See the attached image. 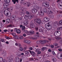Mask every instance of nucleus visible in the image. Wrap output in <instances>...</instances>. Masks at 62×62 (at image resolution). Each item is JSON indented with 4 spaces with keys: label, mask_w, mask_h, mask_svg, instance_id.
Wrapping results in <instances>:
<instances>
[{
    "label": "nucleus",
    "mask_w": 62,
    "mask_h": 62,
    "mask_svg": "<svg viewBox=\"0 0 62 62\" xmlns=\"http://www.w3.org/2000/svg\"><path fill=\"white\" fill-rule=\"evenodd\" d=\"M23 36H24V37H26V34H25L24 33L23 34Z\"/></svg>",
    "instance_id": "58"
},
{
    "label": "nucleus",
    "mask_w": 62,
    "mask_h": 62,
    "mask_svg": "<svg viewBox=\"0 0 62 62\" xmlns=\"http://www.w3.org/2000/svg\"><path fill=\"white\" fill-rule=\"evenodd\" d=\"M25 14V12H21L20 13V14L21 16H24V14Z\"/></svg>",
    "instance_id": "9"
},
{
    "label": "nucleus",
    "mask_w": 62,
    "mask_h": 62,
    "mask_svg": "<svg viewBox=\"0 0 62 62\" xmlns=\"http://www.w3.org/2000/svg\"><path fill=\"white\" fill-rule=\"evenodd\" d=\"M47 47H43L42 48V51H44L45 49H47Z\"/></svg>",
    "instance_id": "27"
},
{
    "label": "nucleus",
    "mask_w": 62,
    "mask_h": 62,
    "mask_svg": "<svg viewBox=\"0 0 62 62\" xmlns=\"http://www.w3.org/2000/svg\"><path fill=\"white\" fill-rule=\"evenodd\" d=\"M59 23L60 24V25H62V20H61L59 22Z\"/></svg>",
    "instance_id": "33"
},
{
    "label": "nucleus",
    "mask_w": 62,
    "mask_h": 62,
    "mask_svg": "<svg viewBox=\"0 0 62 62\" xmlns=\"http://www.w3.org/2000/svg\"><path fill=\"white\" fill-rule=\"evenodd\" d=\"M58 50L59 52H62V50L61 49H58Z\"/></svg>",
    "instance_id": "53"
},
{
    "label": "nucleus",
    "mask_w": 62,
    "mask_h": 62,
    "mask_svg": "<svg viewBox=\"0 0 62 62\" xmlns=\"http://www.w3.org/2000/svg\"><path fill=\"white\" fill-rule=\"evenodd\" d=\"M12 17L13 18H16V15H12Z\"/></svg>",
    "instance_id": "29"
},
{
    "label": "nucleus",
    "mask_w": 62,
    "mask_h": 62,
    "mask_svg": "<svg viewBox=\"0 0 62 62\" xmlns=\"http://www.w3.org/2000/svg\"><path fill=\"white\" fill-rule=\"evenodd\" d=\"M41 52V51H39L37 53L38 54H40Z\"/></svg>",
    "instance_id": "42"
},
{
    "label": "nucleus",
    "mask_w": 62,
    "mask_h": 62,
    "mask_svg": "<svg viewBox=\"0 0 62 62\" xmlns=\"http://www.w3.org/2000/svg\"><path fill=\"white\" fill-rule=\"evenodd\" d=\"M6 21H7V22H9L10 23V20L9 19H8L7 20H6Z\"/></svg>",
    "instance_id": "36"
},
{
    "label": "nucleus",
    "mask_w": 62,
    "mask_h": 62,
    "mask_svg": "<svg viewBox=\"0 0 62 62\" xmlns=\"http://www.w3.org/2000/svg\"><path fill=\"white\" fill-rule=\"evenodd\" d=\"M7 3H4V4H3V6H4H4H5L6 5H7Z\"/></svg>",
    "instance_id": "59"
},
{
    "label": "nucleus",
    "mask_w": 62,
    "mask_h": 62,
    "mask_svg": "<svg viewBox=\"0 0 62 62\" xmlns=\"http://www.w3.org/2000/svg\"><path fill=\"white\" fill-rule=\"evenodd\" d=\"M4 13L5 16H8V17H10V16H11V14L10 13H8V11H7L6 10L4 11Z\"/></svg>",
    "instance_id": "4"
},
{
    "label": "nucleus",
    "mask_w": 62,
    "mask_h": 62,
    "mask_svg": "<svg viewBox=\"0 0 62 62\" xmlns=\"http://www.w3.org/2000/svg\"><path fill=\"white\" fill-rule=\"evenodd\" d=\"M44 21L45 22H47L49 21V18L47 17H45L44 19Z\"/></svg>",
    "instance_id": "11"
},
{
    "label": "nucleus",
    "mask_w": 62,
    "mask_h": 62,
    "mask_svg": "<svg viewBox=\"0 0 62 62\" xmlns=\"http://www.w3.org/2000/svg\"><path fill=\"white\" fill-rule=\"evenodd\" d=\"M23 36H22L20 37V39H23Z\"/></svg>",
    "instance_id": "45"
},
{
    "label": "nucleus",
    "mask_w": 62,
    "mask_h": 62,
    "mask_svg": "<svg viewBox=\"0 0 62 62\" xmlns=\"http://www.w3.org/2000/svg\"><path fill=\"white\" fill-rule=\"evenodd\" d=\"M40 43H41L40 40L38 41L37 42V44H39Z\"/></svg>",
    "instance_id": "39"
},
{
    "label": "nucleus",
    "mask_w": 62,
    "mask_h": 62,
    "mask_svg": "<svg viewBox=\"0 0 62 62\" xmlns=\"http://www.w3.org/2000/svg\"><path fill=\"white\" fill-rule=\"evenodd\" d=\"M15 60L16 62H19L20 61V59L18 57H17L15 59Z\"/></svg>",
    "instance_id": "13"
},
{
    "label": "nucleus",
    "mask_w": 62,
    "mask_h": 62,
    "mask_svg": "<svg viewBox=\"0 0 62 62\" xmlns=\"http://www.w3.org/2000/svg\"><path fill=\"white\" fill-rule=\"evenodd\" d=\"M24 25H26L27 24H28V21H25L23 22Z\"/></svg>",
    "instance_id": "17"
},
{
    "label": "nucleus",
    "mask_w": 62,
    "mask_h": 62,
    "mask_svg": "<svg viewBox=\"0 0 62 62\" xmlns=\"http://www.w3.org/2000/svg\"><path fill=\"white\" fill-rule=\"evenodd\" d=\"M15 37L16 39H18L19 38V36H15Z\"/></svg>",
    "instance_id": "37"
},
{
    "label": "nucleus",
    "mask_w": 62,
    "mask_h": 62,
    "mask_svg": "<svg viewBox=\"0 0 62 62\" xmlns=\"http://www.w3.org/2000/svg\"><path fill=\"white\" fill-rule=\"evenodd\" d=\"M44 12H45V13H46L47 12V9L46 8H45L44 10H43Z\"/></svg>",
    "instance_id": "28"
},
{
    "label": "nucleus",
    "mask_w": 62,
    "mask_h": 62,
    "mask_svg": "<svg viewBox=\"0 0 62 62\" xmlns=\"http://www.w3.org/2000/svg\"><path fill=\"white\" fill-rule=\"evenodd\" d=\"M36 7L37 9H39V7L38 6H36Z\"/></svg>",
    "instance_id": "49"
},
{
    "label": "nucleus",
    "mask_w": 62,
    "mask_h": 62,
    "mask_svg": "<svg viewBox=\"0 0 62 62\" xmlns=\"http://www.w3.org/2000/svg\"><path fill=\"white\" fill-rule=\"evenodd\" d=\"M52 60L53 61H55L56 60V59L55 58H53L52 59Z\"/></svg>",
    "instance_id": "35"
},
{
    "label": "nucleus",
    "mask_w": 62,
    "mask_h": 62,
    "mask_svg": "<svg viewBox=\"0 0 62 62\" xmlns=\"http://www.w3.org/2000/svg\"><path fill=\"white\" fill-rule=\"evenodd\" d=\"M33 18V16L30 15L29 16V19H31Z\"/></svg>",
    "instance_id": "19"
},
{
    "label": "nucleus",
    "mask_w": 62,
    "mask_h": 62,
    "mask_svg": "<svg viewBox=\"0 0 62 62\" xmlns=\"http://www.w3.org/2000/svg\"><path fill=\"white\" fill-rule=\"evenodd\" d=\"M5 38L6 39H10V38L9 37H8L7 36H5Z\"/></svg>",
    "instance_id": "48"
},
{
    "label": "nucleus",
    "mask_w": 62,
    "mask_h": 62,
    "mask_svg": "<svg viewBox=\"0 0 62 62\" xmlns=\"http://www.w3.org/2000/svg\"><path fill=\"white\" fill-rule=\"evenodd\" d=\"M11 27V25L10 24L7 26V27Z\"/></svg>",
    "instance_id": "56"
},
{
    "label": "nucleus",
    "mask_w": 62,
    "mask_h": 62,
    "mask_svg": "<svg viewBox=\"0 0 62 62\" xmlns=\"http://www.w3.org/2000/svg\"><path fill=\"white\" fill-rule=\"evenodd\" d=\"M1 41H2V42H5V41H4V39H1Z\"/></svg>",
    "instance_id": "46"
},
{
    "label": "nucleus",
    "mask_w": 62,
    "mask_h": 62,
    "mask_svg": "<svg viewBox=\"0 0 62 62\" xmlns=\"http://www.w3.org/2000/svg\"><path fill=\"white\" fill-rule=\"evenodd\" d=\"M12 56H10L9 57V59L10 60L13 61V59L12 58Z\"/></svg>",
    "instance_id": "26"
},
{
    "label": "nucleus",
    "mask_w": 62,
    "mask_h": 62,
    "mask_svg": "<svg viewBox=\"0 0 62 62\" xmlns=\"http://www.w3.org/2000/svg\"><path fill=\"white\" fill-rule=\"evenodd\" d=\"M54 45L55 46H58V44L56 43H54Z\"/></svg>",
    "instance_id": "30"
},
{
    "label": "nucleus",
    "mask_w": 62,
    "mask_h": 62,
    "mask_svg": "<svg viewBox=\"0 0 62 62\" xmlns=\"http://www.w3.org/2000/svg\"><path fill=\"white\" fill-rule=\"evenodd\" d=\"M60 44H62V40L60 41Z\"/></svg>",
    "instance_id": "55"
},
{
    "label": "nucleus",
    "mask_w": 62,
    "mask_h": 62,
    "mask_svg": "<svg viewBox=\"0 0 62 62\" xmlns=\"http://www.w3.org/2000/svg\"><path fill=\"white\" fill-rule=\"evenodd\" d=\"M27 34L28 35H30V32H27Z\"/></svg>",
    "instance_id": "38"
},
{
    "label": "nucleus",
    "mask_w": 62,
    "mask_h": 62,
    "mask_svg": "<svg viewBox=\"0 0 62 62\" xmlns=\"http://www.w3.org/2000/svg\"><path fill=\"white\" fill-rule=\"evenodd\" d=\"M4 1L7 4L9 3L10 0H4Z\"/></svg>",
    "instance_id": "20"
},
{
    "label": "nucleus",
    "mask_w": 62,
    "mask_h": 62,
    "mask_svg": "<svg viewBox=\"0 0 62 62\" xmlns=\"http://www.w3.org/2000/svg\"><path fill=\"white\" fill-rule=\"evenodd\" d=\"M25 0H19V1H21L20 3L21 4H23V5L25 6V5H26L27 4V2L25 1L24 2V1Z\"/></svg>",
    "instance_id": "5"
},
{
    "label": "nucleus",
    "mask_w": 62,
    "mask_h": 62,
    "mask_svg": "<svg viewBox=\"0 0 62 62\" xmlns=\"http://www.w3.org/2000/svg\"><path fill=\"white\" fill-rule=\"evenodd\" d=\"M3 62H7V61L6 59H4L3 60Z\"/></svg>",
    "instance_id": "54"
},
{
    "label": "nucleus",
    "mask_w": 62,
    "mask_h": 62,
    "mask_svg": "<svg viewBox=\"0 0 62 62\" xmlns=\"http://www.w3.org/2000/svg\"><path fill=\"white\" fill-rule=\"evenodd\" d=\"M31 11L32 13H36L37 12V10L36 9H34L32 10Z\"/></svg>",
    "instance_id": "10"
},
{
    "label": "nucleus",
    "mask_w": 62,
    "mask_h": 62,
    "mask_svg": "<svg viewBox=\"0 0 62 62\" xmlns=\"http://www.w3.org/2000/svg\"><path fill=\"white\" fill-rule=\"evenodd\" d=\"M40 51V49H37L36 50V52H39Z\"/></svg>",
    "instance_id": "34"
},
{
    "label": "nucleus",
    "mask_w": 62,
    "mask_h": 62,
    "mask_svg": "<svg viewBox=\"0 0 62 62\" xmlns=\"http://www.w3.org/2000/svg\"><path fill=\"white\" fill-rule=\"evenodd\" d=\"M30 26V27H31V28H34V23L32 22L31 23Z\"/></svg>",
    "instance_id": "12"
},
{
    "label": "nucleus",
    "mask_w": 62,
    "mask_h": 62,
    "mask_svg": "<svg viewBox=\"0 0 62 62\" xmlns=\"http://www.w3.org/2000/svg\"><path fill=\"white\" fill-rule=\"evenodd\" d=\"M26 13L28 14H29V12H28V11H26Z\"/></svg>",
    "instance_id": "50"
},
{
    "label": "nucleus",
    "mask_w": 62,
    "mask_h": 62,
    "mask_svg": "<svg viewBox=\"0 0 62 62\" xmlns=\"http://www.w3.org/2000/svg\"><path fill=\"white\" fill-rule=\"evenodd\" d=\"M49 3L48 2H47L46 1H45L44 2L43 4V5L46 8H48L49 6Z\"/></svg>",
    "instance_id": "3"
},
{
    "label": "nucleus",
    "mask_w": 62,
    "mask_h": 62,
    "mask_svg": "<svg viewBox=\"0 0 62 62\" xmlns=\"http://www.w3.org/2000/svg\"><path fill=\"white\" fill-rule=\"evenodd\" d=\"M19 50L20 51H23V48L22 47H20L19 48Z\"/></svg>",
    "instance_id": "25"
},
{
    "label": "nucleus",
    "mask_w": 62,
    "mask_h": 62,
    "mask_svg": "<svg viewBox=\"0 0 62 62\" xmlns=\"http://www.w3.org/2000/svg\"><path fill=\"white\" fill-rule=\"evenodd\" d=\"M50 47H51V48H53L54 47V45H51Z\"/></svg>",
    "instance_id": "43"
},
{
    "label": "nucleus",
    "mask_w": 62,
    "mask_h": 62,
    "mask_svg": "<svg viewBox=\"0 0 62 62\" xmlns=\"http://www.w3.org/2000/svg\"><path fill=\"white\" fill-rule=\"evenodd\" d=\"M48 52H51V49H48Z\"/></svg>",
    "instance_id": "64"
},
{
    "label": "nucleus",
    "mask_w": 62,
    "mask_h": 62,
    "mask_svg": "<svg viewBox=\"0 0 62 62\" xmlns=\"http://www.w3.org/2000/svg\"><path fill=\"white\" fill-rule=\"evenodd\" d=\"M41 44H45L46 43V40H40Z\"/></svg>",
    "instance_id": "15"
},
{
    "label": "nucleus",
    "mask_w": 62,
    "mask_h": 62,
    "mask_svg": "<svg viewBox=\"0 0 62 62\" xmlns=\"http://www.w3.org/2000/svg\"><path fill=\"white\" fill-rule=\"evenodd\" d=\"M52 54H53V55H55V53L54 52H52Z\"/></svg>",
    "instance_id": "57"
},
{
    "label": "nucleus",
    "mask_w": 62,
    "mask_h": 62,
    "mask_svg": "<svg viewBox=\"0 0 62 62\" xmlns=\"http://www.w3.org/2000/svg\"><path fill=\"white\" fill-rule=\"evenodd\" d=\"M51 18H54V16H51Z\"/></svg>",
    "instance_id": "62"
},
{
    "label": "nucleus",
    "mask_w": 62,
    "mask_h": 62,
    "mask_svg": "<svg viewBox=\"0 0 62 62\" xmlns=\"http://www.w3.org/2000/svg\"><path fill=\"white\" fill-rule=\"evenodd\" d=\"M49 23H48L46 24L45 25V27L48 30H50V29H51L52 28V26H51Z\"/></svg>",
    "instance_id": "2"
},
{
    "label": "nucleus",
    "mask_w": 62,
    "mask_h": 62,
    "mask_svg": "<svg viewBox=\"0 0 62 62\" xmlns=\"http://www.w3.org/2000/svg\"><path fill=\"white\" fill-rule=\"evenodd\" d=\"M12 35L13 36H15L16 35V34L15 33H12Z\"/></svg>",
    "instance_id": "61"
},
{
    "label": "nucleus",
    "mask_w": 62,
    "mask_h": 62,
    "mask_svg": "<svg viewBox=\"0 0 62 62\" xmlns=\"http://www.w3.org/2000/svg\"><path fill=\"white\" fill-rule=\"evenodd\" d=\"M30 34H34V32L33 31H30Z\"/></svg>",
    "instance_id": "22"
},
{
    "label": "nucleus",
    "mask_w": 62,
    "mask_h": 62,
    "mask_svg": "<svg viewBox=\"0 0 62 62\" xmlns=\"http://www.w3.org/2000/svg\"><path fill=\"white\" fill-rule=\"evenodd\" d=\"M3 60V59L2 58L0 57V62H2Z\"/></svg>",
    "instance_id": "31"
},
{
    "label": "nucleus",
    "mask_w": 62,
    "mask_h": 62,
    "mask_svg": "<svg viewBox=\"0 0 62 62\" xmlns=\"http://www.w3.org/2000/svg\"><path fill=\"white\" fill-rule=\"evenodd\" d=\"M8 30H4L3 31L4 32H7L8 31Z\"/></svg>",
    "instance_id": "52"
},
{
    "label": "nucleus",
    "mask_w": 62,
    "mask_h": 62,
    "mask_svg": "<svg viewBox=\"0 0 62 62\" xmlns=\"http://www.w3.org/2000/svg\"><path fill=\"white\" fill-rule=\"evenodd\" d=\"M8 7V5H6L4 6V8H7Z\"/></svg>",
    "instance_id": "32"
},
{
    "label": "nucleus",
    "mask_w": 62,
    "mask_h": 62,
    "mask_svg": "<svg viewBox=\"0 0 62 62\" xmlns=\"http://www.w3.org/2000/svg\"><path fill=\"white\" fill-rule=\"evenodd\" d=\"M39 31L41 32H43V30L42 29H40L39 30Z\"/></svg>",
    "instance_id": "41"
},
{
    "label": "nucleus",
    "mask_w": 62,
    "mask_h": 62,
    "mask_svg": "<svg viewBox=\"0 0 62 62\" xmlns=\"http://www.w3.org/2000/svg\"><path fill=\"white\" fill-rule=\"evenodd\" d=\"M29 49L30 50H33V49L32 48V47H30L29 48Z\"/></svg>",
    "instance_id": "60"
},
{
    "label": "nucleus",
    "mask_w": 62,
    "mask_h": 62,
    "mask_svg": "<svg viewBox=\"0 0 62 62\" xmlns=\"http://www.w3.org/2000/svg\"><path fill=\"white\" fill-rule=\"evenodd\" d=\"M36 23H38L39 24H40L41 23V20L39 18L36 19Z\"/></svg>",
    "instance_id": "7"
},
{
    "label": "nucleus",
    "mask_w": 62,
    "mask_h": 62,
    "mask_svg": "<svg viewBox=\"0 0 62 62\" xmlns=\"http://www.w3.org/2000/svg\"><path fill=\"white\" fill-rule=\"evenodd\" d=\"M16 32L17 33H18V34H20V33H21V31L19 29L17 30Z\"/></svg>",
    "instance_id": "24"
},
{
    "label": "nucleus",
    "mask_w": 62,
    "mask_h": 62,
    "mask_svg": "<svg viewBox=\"0 0 62 62\" xmlns=\"http://www.w3.org/2000/svg\"><path fill=\"white\" fill-rule=\"evenodd\" d=\"M35 29L36 30H38V27H36Z\"/></svg>",
    "instance_id": "63"
},
{
    "label": "nucleus",
    "mask_w": 62,
    "mask_h": 62,
    "mask_svg": "<svg viewBox=\"0 0 62 62\" xmlns=\"http://www.w3.org/2000/svg\"><path fill=\"white\" fill-rule=\"evenodd\" d=\"M11 61H12V60L9 59L8 60V62H11Z\"/></svg>",
    "instance_id": "47"
},
{
    "label": "nucleus",
    "mask_w": 62,
    "mask_h": 62,
    "mask_svg": "<svg viewBox=\"0 0 62 62\" xmlns=\"http://www.w3.org/2000/svg\"><path fill=\"white\" fill-rule=\"evenodd\" d=\"M28 31H27L26 30H25L24 31V32L25 33H26V34H27V33Z\"/></svg>",
    "instance_id": "40"
},
{
    "label": "nucleus",
    "mask_w": 62,
    "mask_h": 62,
    "mask_svg": "<svg viewBox=\"0 0 62 62\" xmlns=\"http://www.w3.org/2000/svg\"><path fill=\"white\" fill-rule=\"evenodd\" d=\"M24 42L26 43H27V44H29L30 43V41L29 40H25L24 41Z\"/></svg>",
    "instance_id": "14"
},
{
    "label": "nucleus",
    "mask_w": 62,
    "mask_h": 62,
    "mask_svg": "<svg viewBox=\"0 0 62 62\" xmlns=\"http://www.w3.org/2000/svg\"><path fill=\"white\" fill-rule=\"evenodd\" d=\"M29 52L33 56H35L36 55V54H35V53L33 51H31L30 50H29Z\"/></svg>",
    "instance_id": "8"
},
{
    "label": "nucleus",
    "mask_w": 62,
    "mask_h": 62,
    "mask_svg": "<svg viewBox=\"0 0 62 62\" xmlns=\"http://www.w3.org/2000/svg\"><path fill=\"white\" fill-rule=\"evenodd\" d=\"M22 30H23V31L25 29V27H24V28L22 27Z\"/></svg>",
    "instance_id": "44"
},
{
    "label": "nucleus",
    "mask_w": 62,
    "mask_h": 62,
    "mask_svg": "<svg viewBox=\"0 0 62 62\" xmlns=\"http://www.w3.org/2000/svg\"><path fill=\"white\" fill-rule=\"evenodd\" d=\"M36 14L37 15H38V16H39V15H41V16H43V15H44V13H42V11L41 10L40 12V13H39V12H37L36 13Z\"/></svg>",
    "instance_id": "6"
},
{
    "label": "nucleus",
    "mask_w": 62,
    "mask_h": 62,
    "mask_svg": "<svg viewBox=\"0 0 62 62\" xmlns=\"http://www.w3.org/2000/svg\"><path fill=\"white\" fill-rule=\"evenodd\" d=\"M12 2H13V4H15L16 3V2H17V3H18V0H12Z\"/></svg>",
    "instance_id": "16"
},
{
    "label": "nucleus",
    "mask_w": 62,
    "mask_h": 62,
    "mask_svg": "<svg viewBox=\"0 0 62 62\" xmlns=\"http://www.w3.org/2000/svg\"><path fill=\"white\" fill-rule=\"evenodd\" d=\"M29 18V17L28 16H27V15H26L25 16V19L26 20H27Z\"/></svg>",
    "instance_id": "18"
},
{
    "label": "nucleus",
    "mask_w": 62,
    "mask_h": 62,
    "mask_svg": "<svg viewBox=\"0 0 62 62\" xmlns=\"http://www.w3.org/2000/svg\"><path fill=\"white\" fill-rule=\"evenodd\" d=\"M59 33H60V31H55L54 33V35L55 37H56V39L57 40H60V38L59 37H58L57 36H58V34Z\"/></svg>",
    "instance_id": "1"
},
{
    "label": "nucleus",
    "mask_w": 62,
    "mask_h": 62,
    "mask_svg": "<svg viewBox=\"0 0 62 62\" xmlns=\"http://www.w3.org/2000/svg\"><path fill=\"white\" fill-rule=\"evenodd\" d=\"M25 55H27L29 54V52L28 51H27L25 52Z\"/></svg>",
    "instance_id": "23"
},
{
    "label": "nucleus",
    "mask_w": 62,
    "mask_h": 62,
    "mask_svg": "<svg viewBox=\"0 0 62 62\" xmlns=\"http://www.w3.org/2000/svg\"><path fill=\"white\" fill-rule=\"evenodd\" d=\"M37 39V38H32V39H33L34 40H35V39Z\"/></svg>",
    "instance_id": "51"
},
{
    "label": "nucleus",
    "mask_w": 62,
    "mask_h": 62,
    "mask_svg": "<svg viewBox=\"0 0 62 62\" xmlns=\"http://www.w3.org/2000/svg\"><path fill=\"white\" fill-rule=\"evenodd\" d=\"M16 8H20V6L18 4H17L16 5Z\"/></svg>",
    "instance_id": "21"
}]
</instances>
